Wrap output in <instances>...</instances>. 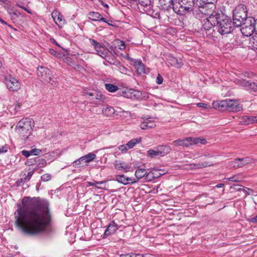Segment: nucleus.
<instances>
[{
    "instance_id": "f257e3e1",
    "label": "nucleus",
    "mask_w": 257,
    "mask_h": 257,
    "mask_svg": "<svg viewBox=\"0 0 257 257\" xmlns=\"http://www.w3.org/2000/svg\"><path fill=\"white\" fill-rule=\"evenodd\" d=\"M14 213L16 226L23 233L36 236L48 232L51 223L49 203L45 200L24 197Z\"/></svg>"
},
{
    "instance_id": "f03ea898",
    "label": "nucleus",
    "mask_w": 257,
    "mask_h": 257,
    "mask_svg": "<svg viewBox=\"0 0 257 257\" xmlns=\"http://www.w3.org/2000/svg\"><path fill=\"white\" fill-rule=\"evenodd\" d=\"M216 21H217L216 27L217 32L221 35L229 34L233 30L234 25L231 19L223 13L221 11L217 12Z\"/></svg>"
},
{
    "instance_id": "7ed1b4c3",
    "label": "nucleus",
    "mask_w": 257,
    "mask_h": 257,
    "mask_svg": "<svg viewBox=\"0 0 257 257\" xmlns=\"http://www.w3.org/2000/svg\"><path fill=\"white\" fill-rule=\"evenodd\" d=\"M34 125V122L31 118H23L18 122L16 131L24 139H27L32 133Z\"/></svg>"
},
{
    "instance_id": "20e7f679",
    "label": "nucleus",
    "mask_w": 257,
    "mask_h": 257,
    "mask_svg": "<svg viewBox=\"0 0 257 257\" xmlns=\"http://www.w3.org/2000/svg\"><path fill=\"white\" fill-rule=\"evenodd\" d=\"M193 0H176L173 10L180 15H184L193 10Z\"/></svg>"
},
{
    "instance_id": "39448f33",
    "label": "nucleus",
    "mask_w": 257,
    "mask_h": 257,
    "mask_svg": "<svg viewBox=\"0 0 257 257\" xmlns=\"http://www.w3.org/2000/svg\"><path fill=\"white\" fill-rule=\"evenodd\" d=\"M202 15L206 16L201 21L202 27L204 30L208 31L209 35L214 31L213 27H216L217 12H208L202 13Z\"/></svg>"
},
{
    "instance_id": "423d86ee",
    "label": "nucleus",
    "mask_w": 257,
    "mask_h": 257,
    "mask_svg": "<svg viewBox=\"0 0 257 257\" xmlns=\"http://www.w3.org/2000/svg\"><path fill=\"white\" fill-rule=\"evenodd\" d=\"M217 1V0H197L196 5L200 8L199 11L201 13L218 12V10H215Z\"/></svg>"
},
{
    "instance_id": "0eeeda50",
    "label": "nucleus",
    "mask_w": 257,
    "mask_h": 257,
    "mask_svg": "<svg viewBox=\"0 0 257 257\" xmlns=\"http://www.w3.org/2000/svg\"><path fill=\"white\" fill-rule=\"evenodd\" d=\"M256 25V21L253 17H249L244 22L240 29V31L243 35L246 37L250 36L255 31Z\"/></svg>"
},
{
    "instance_id": "6e6552de",
    "label": "nucleus",
    "mask_w": 257,
    "mask_h": 257,
    "mask_svg": "<svg viewBox=\"0 0 257 257\" xmlns=\"http://www.w3.org/2000/svg\"><path fill=\"white\" fill-rule=\"evenodd\" d=\"M37 74L39 79L42 82L48 83L52 80V72L47 67L44 66L38 67Z\"/></svg>"
},
{
    "instance_id": "1a4fd4ad",
    "label": "nucleus",
    "mask_w": 257,
    "mask_h": 257,
    "mask_svg": "<svg viewBox=\"0 0 257 257\" xmlns=\"http://www.w3.org/2000/svg\"><path fill=\"white\" fill-rule=\"evenodd\" d=\"M144 95L142 92L135 90L133 89H126L122 91L121 95L124 97L130 99H147L148 96L147 94L144 93Z\"/></svg>"
},
{
    "instance_id": "9d476101",
    "label": "nucleus",
    "mask_w": 257,
    "mask_h": 257,
    "mask_svg": "<svg viewBox=\"0 0 257 257\" xmlns=\"http://www.w3.org/2000/svg\"><path fill=\"white\" fill-rule=\"evenodd\" d=\"M5 83L7 88L11 91H17L21 88L19 81L11 75L5 77Z\"/></svg>"
},
{
    "instance_id": "9b49d317",
    "label": "nucleus",
    "mask_w": 257,
    "mask_h": 257,
    "mask_svg": "<svg viewBox=\"0 0 257 257\" xmlns=\"http://www.w3.org/2000/svg\"><path fill=\"white\" fill-rule=\"evenodd\" d=\"M95 158L96 155L94 153H90L74 161L73 165L75 167L80 168L83 167L84 163L86 164L89 163L94 160Z\"/></svg>"
},
{
    "instance_id": "f8f14e48",
    "label": "nucleus",
    "mask_w": 257,
    "mask_h": 257,
    "mask_svg": "<svg viewBox=\"0 0 257 257\" xmlns=\"http://www.w3.org/2000/svg\"><path fill=\"white\" fill-rule=\"evenodd\" d=\"M89 41L96 51V54L102 58H106V57L108 54L107 50L94 39L90 38L89 39Z\"/></svg>"
},
{
    "instance_id": "ddd939ff",
    "label": "nucleus",
    "mask_w": 257,
    "mask_h": 257,
    "mask_svg": "<svg viewBox=\"0 0 257 257\" xmlns=\"http://www.w3.org/2000/svg\"><path fill=\"white\" fill-rule=\"evenodd\" d=\"M51 16L55 23L59 28H62L66 24V21L62 14L57 11H54L52 13Z\"/></svg>"
},
{
    "instance_id": "4468645a",
    "label": "nucleus",
    "mask_w": 257,
    "mask_h": 257,
    "mask_svg": "<svg viewBox=\"0 0 257 257\" xmlns=\"http://www.w3.org/2000/svg\"><path fill=\"white\" fill-rule=\"evenodd\" d=\"M173 144L176 146L187 147L189 146L194 145V142L193 141V138L189 137L185 139L175 140L173 142Z\"/></svg>"
},
{
    "instance_id": "2eb2a0df",
    "label": "nucleus",
    "mask_w": 257,
    "mask_h": 257,
    "mask_svg": "<svg viewBox=\"0 0 257 257\" xmlns=\"http://www.w3.org/2000/svg\"><path fill=\"white\" fill-rule=\"evenodd\" d=\"M115 180L119 183L123 185H127L128 184H135L137 183V181L135 180V178L133 177H127L124 175H117L115 176Z\"/></svg>"
},
{
    "instance_id": "dca6fc26",
    "label": "nucleus",
    "mask_w": 257,
    "mask_h": 257,
    "mask_svg": "<svg viewBox=\"0 0 257 257\" xmlns=\"http://www.w3.org/2000/svg\"><path fill=\"white\" fill-rule=\"evenodd\" d=\"M118 228L119 226L114 221H111L104 231L103 238L114 233Z\"/></svg>"
},
{
    "instance_id": "f3484780",
    "label": "nucleus",
    "mask_w": 257,
    "mask_h": 257,
    "mask_svg": "<svg viewBox=\"0 0 257 257\" xmlns=\"http://www.w3.org/2000/svg\"><path fill=\"white\" fill-rule=\"evenodd\" d=\"M227 105H228L227 99L214 101L212 103V107L214 109L221 111L227 110Z\"/></svg>"
},
{
    "instance_id": "a211bd4d",
    "label": "nucleus",
    "mask_w": 257,
    "mask_h": 257,
    "mask_svg": "<svg viewBox=\"0 0 257 257\" xmlns=\"http://www.w3.org/2000/svg\"><path fill=\"white\" fill-rule=\"evenodd\" d=\"M241 85L247 90H252L254 92L257 91V81L252 82L246 80H242L240 81Z\"/></svg>"
},
{
    "instance_id": "6ab92c4d",
    "label": "nucleus",
    "mask_w": 257,
    "mask_h": 257,
    "mask_svg": "<svg viewBox=\"0 0 257 257\" xmlns=\"http://www.w3.org/2000/svg\"><path fill=\"white\" fill-rule=\"evenodd\" d=\"M227 110L229 111H239L242 109V106L238 104L237 101H234L232 99H227Z\"/></svg>"
},
{
    "instance_id": "aec40b11",
    "label": "nucleus",
    "mask_w": 257,
    "mask_h": 257,
    "mask_svg": "<svg viewBox=\"0 0 257 257\" xmlns=\"http://www.w3.org/2000/svg\"><path fill=\"white\" fill-rule=\"evenodd\" d=\"M89 19L92 21H101L103 22H107L106 19L102 17V15L98 12H91L87 14Z\"/></svg>"
},
{
    "instance_id": "412c9836",
    "label": "nucleus",
    "mask_w": 257,
    "mask_h": 257,
    "mask_svg": "<svg viewBox=\"0 0 257 257\" xmlns=\"http://www.w3.org/2000/svg\"><path fill=\"white\" fill-rule=\"evenodd\" d=\"M115 168L118 171H123L127 172L131 170V165L123 162H118L116 161L114 163Z\"/></svg>"
},
{
    "instance_id": "4be33fe9",
    "label": "nucleus",
    "mask_w": 257,
    "mask_h": 257,
    "mask_svg": "<svg viewBox=\"0 0 257 257\" xmlns=\"http://www.w3.org/2000/svg\"><path fill=\"white\" fill-rule=\"evenodd\" d=\"M233 15H240L242 17H247L246 7L242 4L237 5L233 11Z\"/></svg>"
},
{
    "instance_id": "5701e85b",
    "label": "nucleus",
    "mask_w": 257,
    "mask_h": 257,
    "mask_svg": "<svg viewBox=\"0 0 257 257\" xmlns=\"http://www.w3.org/2000/svg\"><path fill=\"white\" fill-rule=\"evenodd\" d=\"M89 96V99H96V101L92 102L95 104H98L99 102L102 99L104 98L103 95L100 92H98L96 91L93 92H89L87 93Z\"/></svg>"
},
{
    "instance_id": "b1692460",
    "label": "nucleus",
    "mask_w": 257,
    "mask_h": 257,
    "mask_svg": "<svg viewBox=\"0 0 257 257\" xmlns=\"http://www.w3.org/2000/svg\"><path fill=\"white\" fill-rule=\"evenodd\" d=\"M248 17H242L240 15H233V23L236 27H240L248 19Z\"/></svg>"
},
{
    "instance_id": "393cba45",
    "label": "nucleus",
    "mask_w": 257,
    "mask_h": 257,
    "mask_svg": "<svg viewBox=\"0 0 257 257\" xmlns=\"http://www.w3.org/2000/svg\"><path fill=\"white\" fill-rule=\"evenodd\" d=\"M168 62L173 66L177 68H180L182 66V63L181 59H178L172 55H169L167 57Z\"/></svg>"
},
{
    "instance_id": "a878e982",
    "label": "nucleus",
    "mask_w": 257,
    "mask_h": 257,
    "mask_svg": "<svg viewBox=\"0 0 257 257\" xmlns=\"http://www.w3.org/2000/svg\"><path fill=\"white\" fill-rule=\"evenodd\" d=\"M131 60L134 63V65L137 69V71L139 74L145 73V68L144 64L140 60H138L130 58Z\"/></svg>"
},
{
    "instance_id": "bb28decb",
    "label": "nucleus",
    "mask_w": 257,
    "mask_h": 257,
    "mask_svg": "<svg viewBox=\"0 0 257 257\" xmlns=\"http://www.w3.org/2000/svg\"><path fill=\"white\" fill-rule=\"evenodd\" d=\"M159 156H165L170 153L171 150V147L168 145H161L157 147Z\"/></svg>"
},
{
    "instance_id": "cd10ccee",
    "label": "nucleus",
    "mask_w": 257,
    "mask_h": 257,
    "mask_svg": "<svg viewBox=\"0 0 257 257\" xmlns=\"http://www.w3.org/2000/svg\"><path fill=\"white\" fill-rule=\"evenodd\" d=\"M156 126V123L154 121L149 119H146L142 122L140 124V127L142 130H147L152 128Z\"/></svg>"
},
{
    "instance_id": "c85d7f7f",
    "label": "nucleus",
    "mask_w": 257,
    "mask_h": 257,
    "mask_svg": "<svg viewBox=\"0 0 257 257\" xmlns=\"http://www.w3.org/2000/svg\"><path fill=\"white\" fill-rule=\"evenodd\" d=\"M139 3L141 6L144 7V10L146 13L150 12L152 10L153 5L151 4V0H140Z\"/></svg>"
},
{
    "instance_id": "c756f323",
    "label": "nucleus",
    "mask_w": 257,
    "mask_h": 257,
    "mask_svg": "<svg viewBox=\"0 0 257 257\" xmlns=\"http://www.w3.org/2000/svg\"><path fill=\"white\" fill-rule=\"evenodd\" d=\"M147 173V171L145 169L138 168L135 172V180L137 181V182L142 178L145 177Z\"/></svg>"
},
{
    "instance_id": "7c9ffc66",
    "label": "nucleus",
    "mask_w": 257,
    "mask_h": 257,
    "mask_svg": "<svg viewBox=\"0 0 257 257\" xmlns=\"http://www.w3.org/2000/svg\"><path fill=\"white\" fill-rule=\"evenodd\" d=\"M156 173H158V171H155L154 172L150 171L149 173H146L145 179L147 182L152 181L155 178L159 177L163 174L159 173L158 175Z\"/></svg>"
},
{
    "instance_id": "2f4dec72",
    "label": "nucleus",
    "mask_w": 257,
    "mask_h": 257,
    "mask_svg": "<svg viewBox=\"0 0 257 257\" xmlns=\"http://www.w3.org/2000/svg\"><path fill=\"white\" fill-rule=\"evenodd\" d=\"M249 47L251 49L255 51L257 50V33L252 36L249 40Z\"/></svg>"
},
{
    "instance_id": "473e14b6",
    "label": "nucleus",
    "mask_w": 257,
    "mask_h": 257,
    "mask_svg": "<svg viewBox=\"0 0 257 257\" xmlns=\"http://www.w3.org/2000/svg\"><path fill=\"white\" fill-rule=\"evenodd\" d=\"M102 113L107 116H110L114 114H117L114 108L111 106H107L102 109Z\"/></svg>"
},
{
    "instance_id": "72a5a7b5",
    "label": "nucleus",
    "mask_w": 257,
    "mask_h": 257,
    "mask_svg": "<svg viewBox=\"0 0 257 257\" xmlns=\"http://www.w3.org/2000/svg\"><path fill=\"white\" fill-rule=\"evenodd\" d=\"M176 0H159L161 5L166 6L168 8L174 7Z\"/></svg>"
},
{
    "instance_id": "f704fd0d",
    "label": "nucleus",
    "mask_w": 257,
    "mask_h": 257,
    "mask_svg": "<svg viewBox=\"0 0 257 257\" xmlns=\"http://www.w3.org/2000/svg\"><path fill=\"white\" fill-rule=\"evenodd\" d=\"M253 162L252 159L249 157H245L244 158H240L239 167H242L246 165L251 163Z\"/></svg>"
},
{
    "instance_id": "c9c22d12",
    "label": "nucleus",
    "mask_w": 257,
    "mask_h": 257,
    "mask_svg": "<svg viewBox=\"0 0 257 257\" xmlns=\"http://www.w3.org/2000/svg\"><path fill=\"white\" fill-rule=\"evenodd\" d=\"M105 183V181H93L92 182L88 181L86 183L88 184L87 186H95L96 188L98 189H101L103 188L101 186H98V184H103Z\"/></svg>"
},
{
    "instance_id": "e433bc0d",
    "label": "nucleus",
    "mask_w": 257,
    "mask_h": 257,
    "mask_svg": "<svg viewBox=\"0 0 257 257\" xmlns=\"http://www.w3.org/2000/svg\"><path fill=\"white\" fill-rule=\"evenodd\" d=\"M141 141V138L135 139L130 141L126 144V146L128 149L133 148L136 145L139 143Z\"/></svg>"
},
{
    "instance_id": "4c0bfd02",
    "label": "nucleus",
    "mask_w": 257,
    "mask_h": 257,
    "mask_svg": "<svg viewBox=\"0 0 257 257\" xmlns=\"http://www.w3.org/2000/svg\"><path fill=\"white\" fill-rule=\"evenodd\" d=\"M105 88L107 91L110 92H115L118 89L116 85L109 83L105 84Z\"/></svg>"
},
{
    "instance_id": "58836bf2",
    "label": "nucleus",
    "mask_w": 257,
    "mask_h": 257,
    "mask_svg": "<svg viewBox=\"0 0 257 257\" xmlns=\"http://www.w3.org/2000/svg\"><path fill=\"white\" fill-rule=\"evenodd\" d=\"M240 123L241 125H247L251 124L250 116L244 115L242 116Z\"/></svg>"
},
{
    "instance_id": "ea45409f",
    "label": "nucleus",
    "mask_w": 257,
    "mask_h": 257,
    "mask_svg": "<svg viewBox=\"0 0 257 257\" xmlns=\"http://www.w3.org/2000/svg\"><path fill=\"white\" fill-rule=\"evenodd\" d=\"M240 158H237L229 162L228 167L230 168H237L239 167Z\"/></svg>"
},
{
    "instance_id": "a19ab883",
    "label": "nucleus",
    "mask_w": 257,
    "mask_h": 257,
    "mask_svg": "<svg viewBox=\"0 0 257 257\" xmlns=\"http://www.w3.org/2000/svg\"><path fill=\"white\" fill-rule=\"evenodd\" d=\"M34 173V170H33L28 173V174L26 176H25L24 178H21L19 182L20 183L22 182H28L31 178L32 176L33 175Z\"/></svg>"
},
{
    "instance_id": "79ce46f5",
    "label": "nucleus",
    "mask_w": 257,
    "mask_h": 257,
    "mask_svg": "<svg viewBox=\"0 0 257 257\" xmlns=\"http://www.w3.org/2000/svg\"><path fill=\"white\" fill-rule=\"evenodd\" d=\"M147 154L149 156L152 158L159 156V151L157 148H156L155 150L150 149L148 150L147 151Z\"/></svg>"
},
{
    "instance_id": "37998d69",
    "label": "nucleus",
    "mask_w": 257,
    "mask_h": 257,
    "mask_svg": "<svg viewBox=\"0 0 257 257\" xmlns=\"http://www.w3.org/2000/svg\"><path fill=\"white\" fill-rule=\"evenodd\" d=\"M137 256L144 257V254H139V253H134L121 254L120 255V257H137Z\"/></svg>"
},
{
    "instance_id": "c03bdc74",
    "label": "nucleus",
    "mask_w": 257,
    "mask_h": 257,
    "mask_svg": "<svg viewBox=\"0 0 257 257\" xmlns=\"http://www.w3.org/2000/svg\"><path fill=\"white\" fill-rule=\"evenodd\" d=\"M193 141L194 142V145L198 143L205 144L207 143L205 139L200 138H193Z\"/></svg>"
},
{
    "instance_id": "a18cd8bd",
    "label": "nucleus",
    "mask_w": 257,
    "mask_h": 257,
    "mask_svg": "<svg viewBox=\"0 0 257 257\" xmlns=\"http://www.w3.org/2000/svg\"><path fill=\"white\" fill-rule=\"evenodd\" d=\"M117 47L119 49L123 50L125 48V43L122 41L117 40Z\"/></svg>"
},
{
    "instance_id": "49530a36",
    "label": "nucleus",
    "mask_w": 257,
    "mask_h": 257,
    "mask_svg": "<svg viewBox=\"0 0 257 257\" xmlns=\"http://www.w3.org/2000/svg\"><path fill=\"white\" fill-rule=\"evenodd\" d=\"M108 63L111 65H113L116 61V59L113 58H110L108 55H107L106 58H104Z\"/></svg>"
},
{
    "instance_id": "de8ad7c7",
    "label": "nucleus",
    "mask_w": 257,
    "mask_h": 257,
    "mask_svg": "<svg viewBox=\"0 0 257 257\" xmlns=\"http://www.w3.org/2000/svg\"><path fill=\"white\" fill-rule=\"evenodd\" d=\"M51 175L49 174H45L41 176V179L43 181H49V180L51 179Z\"/></svg>"
},
{
    "instance_id": "09e8293b",
    "label": "nucleus",
    "mask_w": 257,
    "mask_h": 257,
    "mask_svg": "<svg viewBox=\"0 0 257 257\" xmlns=\"http://www.w3.org/2000/svg\"><path fill=\"white\" fill-rule=\"evenodd\" d=\"M118 70L120 73L123 74H126L127 72L129 71L128 69L125 67L123 65L119 67Z\"/></svg>"
},
{
    "instance_id": "8fccbe9b",
    "label": "nucleus",
    "mask_w": 257,
    "mask_h": 257,
    "mask_svg": "<svg viewBox=\"0 0 257 257\" xmlns=\"http://www.w3.org/2000/svg\"><path fill=\"white\" fill-rule=\"evenodd\" d=\"M31 154L34 155H39L42 152L41 150L38 149H34L31 150Z\"/></svg>"
},
{
    "instance_id": "3c124183",
    "label": "nucleus",
    "mask_w": 257,
    "mask_h": 257,
    "mask_svg": "<svg viewBox=\"0 0 257 257\" xmlns=\"http://www.w3.org/2000/svg\"><path fill=\"white\" fill-rule=\"evenodd\" d=\"M163 82V78L162 77V76L158 74L157 79H156V83L158 84H161Z\"/></svg>"
},
{
    "instance_id": "603ef678",
    "label": "nucleus",
    "mask_w": 257,
    "mask_h": 257,
    "mask_svg": "<svg viewBox=\"0 0 257 257\" xmlns=\"http://www.w3.org/2000/svg\"><path fill=\"white\" fill-rule=\"evenodd\" d=\"M8 147L7 145L0 146V154L6 153L8 151Z\"/></svg>"
},
{
    "instance_id": "864d4df0",
    "label": "nucleus",
    "mask_w": 257,
    "mask_h": 257,
    "mask_svg": "<svg viewBox=\"0 0 257 257\" xmlns=\"http://www.w3.org/2000/svg\"><path fill=\"white\" fill-rule=\"evenodd\" d=\"M21 153L25 157L27 158L29 157L30 155H32L31 151H29L27 150H23Z\"/></svg>"
},
{
    "instance_id": "5fc2aeb1",
    "label": "nucleus",
    "mask_w": 257,
    "mask_h": 257,
    "mask_svg": "<svg viewBox=\"0 0 257 257\" xmlns=\"http://www.w3.org/2000/svg\"><path fill=\"white\" fill-rule=\"evenodd\" d=\"M49 53L54 55V56H55L56 57H58L59 55H60V53H58L57 51H55V50L53 49H49Z\"/></svg>"
},
{
    "instance_id": "6e6d98bb",
    "label": "nucleus",
    "mask_w": 257,
    "mask_h": 257,
    "mask_svg": "<svg viewBox=\"0 0 257 257\" xmlns=\"http://www.w3.org/2000/svg\"><path fill=\"white\" fill-rule=\"evenodd\" d=\"M17 6L22 9L23 10H25V11H26L29 14H31V11L28 9H27L26 7H24L23 6L21 5V4H17Z\"/></svg>"
},
{
    "instance_id": "4d7b16f0",
    "label": "nucleus",
    "mask_w": 257,
    "mask_h": 257,
    "mask_svg": "<svg viewBox=\"0 0 257 257\" xmlns=\"http://www.w3.org/2000/svg\"><path fill=\"white\" fill-rule=\"evenodd\" d=\"M197 106L199 107H203V108H208V105L207 104H206V103H198L197 104Z\"/></svg>"
},
{
    "instance_id": "13d9d810",
    "label": "nucleus",
    "mask_w": 257,
    "mask_h": 257,
    "mask_svg": "<svg viewBox=\"0 0 257 257\" xmlns=\"http://www.w3.org/2000/svg\"><path fill=\"white\" fill-rule=\"evenodd\" d=\"M126 147V145H121L119 147V150L122 152H126L128 149V148H127Z\"/></svg>"
},
{
    "instance_id": "bf43d9fd",
    "label": "nucleus",
    "mask_w": 257,
    "mask_h": 257,
    "mask_svg": "<svg viewBox=\"0 0 257 257\" xmlns=\"http://www.w3.org/2000/svg\"><path fill=\"white\" fill-rule=\"evenodd\" d=\"M227 179L229 181H232V182H239V180L238 179L236 176H233L231 177H230L229 178H227Z\"/></svg>"
},
{
    "instance_id": "052dcab7",
    "label": "nucleus",
    "mask_w": 257,
    "mask_h": 257,
    "mask_svg": "<svg viewBox=\"0 0 257 257\" xmlns=\"http://www.w3.org/2000/svg\"><path fill=\"white\" fill-rule=\"evenodd\" d=\"M251 123H257V119L256 116H250Z\"/></svg>"
},
{
    "instance_id": "680f3d73",
    "label": "nucleus",
    "mask_w": 257,
    "mask_h": 257,
    "mask_svg": "<svg viewBox=\"0 0 257 257\" xmlns=\"http://www.w3.org/2000/svg\"><path fill=\"white\" fill-rule=\"evenodd\" d=\"M249 221L252 223H254V222H257V215L253 217L250 218L249 219Z\"/></svg>"
},
{
    "instance_id": "e2e57ef3",
    "label": "nucleus",
    "mask_w": 257,
    "mask_h": 257,
    "mask_svg": "<svg viewBox=\"0 0 257 257\" xmlns=\"http://www.w3.org/2000/svg\"><path fill=\"white\" fill-rule=\"evenodd\" d=\"M114 65L116 66L117 68H118V69L119 68V67L122 65V64H121V63L117 61V60H116V61L114 62V64H113Z\"/></svg>"
},
{
    "instance_id": "0e129e2a",
    "label": "nucleus",
    "mask_w": 257,
    "mask_h": 257,
    "mask_svg": "<svg viewBox=\"0 0 257 257\" xmlns=\"http://www.w3.org/2000/svg\"><path fill=\"white\" fill-rule=\"evenodd\" d=\"M198 166L200 168H204V167H207L209 165H208L207 163L204 162L203 163H202L201 164H199Z\"/></svg>"
},
{
    "instance_id": "69168bd1",
    "label": "nucleus",
    "mask_w": 257,
    "mask_h": 257,
    "mask_svg": "<svg viewBox=\"0 0 257 257\" xmlns=\"http://www.w3.org/2000/svg\"><path fill=\"white\" fill-rule=\"evenodd\" d=\"M100 5L103 6L104 8H105L106 9H108L109 8V6L107 4H105L103 1H100Z\"/></svg>"
},
{
    "instance_id": "338daca9",
    "label": "nucleus",
    "mask_w": 257,
    "mask_h": 257,
    "mask_svg": "<svg viewBox=\"0 0 257 257\" xmlns=\"http://www.w3.org/2000/svg\"><path fill=\"white\" fill-rule=\"evenodd\" d=\"M223 186H224V184H222V183H220V184H217V185L216 186V187L217 188H221V187H222Z\"/></svg>"
},
{
    "instance_id": "774afa93",
    "label": "nucleus",
    "mask_w": 257,
    "mask_h": 257,
    "mask_svg": "<svg viewBox=\"0 0 257 257\" xmlns=\"http://www.w3.org/2000/svg\"><path fill=\"white\" fill-rule=\"evenodd\" d=\"M106 22H105V23L107 24L108 25H109V26H113V25L110 24V22H112L111 21H110V20H108L106 19Z\"/></svg>"
}]
</instances>
